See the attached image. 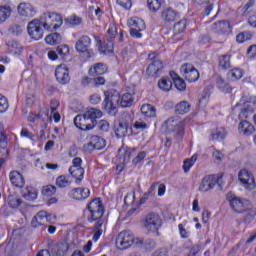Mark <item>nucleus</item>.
<instances>
[{
	"label": "nucleus",
	"instance_id": "60",
	"mask_svg": "<svg viewBox=\"0 0 256 256\" xmlns=\"http://www.w3.org/2000/svg\"><path fill=\"white\" fill-rule=\"evenodd\" d=\"M213 159L217 162V163H221V161H223V153H221V151L219 150H214L213 154H212Z\"/></svg>",
	"mask_w": 256,
	"mask_h": 256
},
{
	"label": "nucleus",
	"instance_id": "51",
	"mask_svg": "<svg viewBox=\"0 0 256 256\" xmlns=\"http://www.w3.org/2000/svg\"><path fill=\"white\" fill-rule=\"evenodd\" d=\"M174 85L178 91H185V89H187V84L183 78H177L174 82Z\"/></svg>",
	"mask_w": 256,
	"mask_h": 256
},
{
	"label": "nucleus",
	"instance_id": "48",
	"mask_svg": "<svg viewBox=\"0 0 256 256\" xmlns=\"http://www.w3.org/2000/svg\"><path fill=\"white\" fill-rule=\"evenodd\" d=\"M3 123H0V149H5L7 147V136L3 132Z\"/></svg>",
	"mask_w": 256,
	"mask_h": 256
},
{
	"label": "nucleus",
	"instance_id": "58",
	"mask_svg": "<svg viewBox=\"0 0 256 256\" xmlns=\"http://www.w3.org/2000/svg\"><path fill=\"white\" fill-rule=\"evenodd\" d=\"M97 127L100 131L107 132L109 131V122L107 120H100Z\"/></svg>",
	"mask_w": 256,
	"mask_h": 256
},
{
	"label": "nucleus",
	"instance_id": "64",
	"mask_svg": "<svg viewBox=\"0 0 256 256\" xmlns=\"http://www.w3.org/2000/svg\"><path fill=\"white\" fill-rule=\"evenodd\" d=\"M153 256H169V251H167V249H160L156 251Z\"/></svg>",
	"mask_w": 256,
	"mask_h": 256
},
{
	"label": "nucleus",
	"instance_id": "12",
	"mask_svg": "<svg viewBox=\"0 0 256 256\" xmlns=\"http://www.w3.org/2000/svg\"><path fill=\"white\" fill-rule=\"evenodd\" d=\"M238 179L242 183L243 187H245V189H248V191L255 189V176H253V173L249 172V170H240L238 174Z\"/></svg>",
	"mask_w": 256,
	"mask_h": 256
},
{
	"label": "nucleus",
	"instance_id": "27",
	"mask_svg": "<svg viewBox=\"0 0 256 256\" xmlns=\"http://www.w3.org/2000/svg\"><path fill=\"white\" fill-rule=\"evenodd\" d=\"M47 223V212L40 211L38 212L31 221L32 227H39L41 225H45Z\"/></svg>",
	"mask_w": 256,
	"mask_h": 256
},
{
	"label": "nucleus",
	"instance_id": "23",
	"mask_svg": "<svg viewBox=\"0 0 256 256\" xmlns=\"http://www.w3.org/2000/svg\"><path fill=\"white\" fill-rule=\"evenodd\" d=\"M177 17H179V13H177L173 8H165L161 12V19L164 23H173Z\"/></svg>",
	"mask_w": 256,
	"mask_h": 256
},
{
	"label": "nucleus",
	"instance_id": "43",
	"mask_svg": "<svg viewBox=\"0 0 256 256\" xmlns=\"http://www.w3.org/2000/svg\"><path fill=\"white\" fill-rule=\"evenodd\" d=\"M197 162V154H194L191 158L184 160L183 164V170L185 173H188V171L195 165Z\"/></svg>",
	"mask_w": 256,
	"mask_h": 256
},
{
	"label": "nucleus",
	"instance_id": "3",
	"mask_svg": "<svg viewBox=\"0 0 256 256\" xmlns=\"http://www.w3.org/2000/svg\"><path fill=\"white\" fill-rule=\"evenodd\" d=\"M39 21L46 31H55L63 25V17L55 12H45Z\"/></svg>",
	"mask_w": 256,
	"mask_h": 256
},
{
	"label": "nucleus",
	"instance_id": "52",
	"mask_svg": "<svg viewBox=\"0 0 256 256\" xmlns=\"http://www.w3.org/2000/svg\"><path fill=\"white\" fill-rule=\"evenodd\" d=\"M106 72H107V66H105L104 64L98 63L94 66V73L96 75H103Z\"/></svg>",
	"mask_w": 256,
	"mask_h": 256
},
{
	"label": "nucleus",
	"instance_id": "26",
	"mask_svg": "<svg viewBox=\"0 0 256 256\" xmlns=\"http://www.w3.org/2000/svg\"><path fill=\"white\" fill-rule=\"evenodd\" d=\"M84 114H86V117L91 119L94 126L97 125V119H101V117H103V112L97 108H89L84 112Z\"/></svg>",
	"mask_w": 256,
	"mask_h": 256
},
{
	"label": "nucleus",
	"instance_id": "46",
	"mask_svg": "<svg viewBox=\"0 0 256 256\" xmlns=\"http://www.w3.org/2000/svg\"><path fill=\"white\" fill-rule=\"evenodd\" d=\"M185 29H187V20L186 19H182L174 25V33H176V34L183 33V31H185Z\"/></svg>",
	"mask_w": 256,
	"mask_h": 256
},
{
	"label": "nucleus",
	"instance_id": "50",
	"mask_svg": "<svg viewBox=\"0 0 256 256\" xmlns=\"http://www.w3.org/2000/svg\"><path fill=\"white\" fill-rule=\"evenodd\" d=\"M20 137H24L25 139H29L30 141H35V134L29 131L27 128H22L20 132Z\"/></svg>",
	"mask_w": 256,
	"mask_h": 256
},
{
	"label": "nucleus",
	"instance_id": "25",
	"mask_svg": "<svg viewBox=\"0 0 256 256\" xmlns=\"http://www.w3.org/2000/svg\"><path fill=\"white\" fill-rule=\"evenodd\" d=\"M161 69H163V62H161V60H154L147 67L146 73L150 77H155V75H157Z\"/></svg>",
	"mask_w": 256,
	"mask_h": 256
},
{
	"label": "nucleus",
	"instance_id": "42",
	"mask_svg": "<svg viewBox=\"0 0 256 256\" xmlns=\"http://www.w3.org/2000/svg\"><path fill=\"white\" fill-rule=\"evenodd\" d=\"M243 77V70L239 68H234L228 72V78L231 79V81H238V79H241Z\"/></svg>",
	"mask_w": 256,
	"mask_h": 256
},
{
	"label": "nucleus",
	"instance_id": "5",
	"mask_svg": "<svg viewBox=\"0 0 256 256\" xmlns=\"http://www.w3.org/2000/svg\"><path fill=\"white\" fill-rule=\"evenodd\" d=\"M117 37V27L110 25L104 41H99L100 53H113L114 41Z\"/></svg>",
	"mask_w": 256,
	"mask_h": 256
},
{
	"label": "nucleus",
	"instance_id": "54",
	"mask_svg": "<svg viewBox=\"0 0 256 256\" xmlns=\"http://www.w3.org/2000/svg\"><path fill=\"white\" fill-rule=\"evenodd\" d=\"M22 201L17 197H10L8 205L12 207V209H17V207H20Z\"/></svg>",
	"mask_w": 256,
	"mask_h": 256
},
{
	"label": "nucleus",
	"instance_id": "24",
	"mask_svg": "<svg viewBox=\"0 0 256 256\" xmlns=\"http://www.w3.org/2000/svg\"><path fill=\"white\" fill-rule=\"evenodd\" d=\"M238 131L242 135H246V137H249V135H253V132L255 131V126L251 124L247 120H242L238 125Z\"/></svg>",
	"mask_w": 256,
	"mask_h": 256
},
{
	"label": "nucleus",
	"instance_id": "30",
	"mask_svg": "<svg viewBox=\"0 0 256 256\" xmlns=\"http://www.w3.org/2000/svg\"><path fill=\"white\" fill-rule=\"evenodd\" d=\"M11 13H13L11 6H0V25H3L11 17Z\"/></svg>",
	"mask_w": 256,
	"mask_h": 256
},
{
	"label": "nucleus",
	"instance_id": "20",
	"mask_svg": "<svg viewBox=\"0 0 256 256\" xmlns=\"http://www.w3.org/2000/svg\"><path fill=\"white\" fill-rule=\"evenodd\" d=\"M50 251L52 255L65 256L67 255V251H69V243L67 242L57 243L50 248Z\"/></svg>",
	"mask_w": 256,
	"mask_h": 256
},
{
	"label": "nucleus",
	"instance_id": "14",
	"mask_svg": "<svg viewBox=\"0 0 256 256\" xmlns=\"http://www.w3.org/2000/svg\"><path fill=\"white\" fill-rule=\"evenodd\" d=\"M74 124L80 131H90V129L95 127L93 120L87 117L86 113L77 115L74 118Z\"/></svg>",
	"mask_w": 256,
	"mask_h": 256
},
{
	"label": "nucleus",
	"instance_id": "1",
	"mask_svg": "<svg viewBox=\"0 0 256 256\" xmlns=\"http://www.w3.org/2000/svg\"><path fill=\"white\" fill-rule=\"evenodd\" d=\"M87 209L89 211L88 221L93 223L95 221V225L93 227V241L97 242L103 235V231H105V227L107 226V219L103 216L105 213V207L103 206V202H101L100 198H96L92 200Z\"/></svg>",
	"mask_w": 256,
	"mask_h": 256
},
{
	"label": "nucleus",
	"instance_id": "7",
	"mask_svg": "<svg viewBox=\"0 0 256 256\" xmlns=\"http://www.w3.org/2000/svg\"><path fill=\"white\" fill-rule=\"evenodd\" d=\"M226 199L229 202V205L234 213H245V211H247V205H249V201L235 196V194H233L232 192H229L226 195Z\"/></svg>",
	"mask_w": 256,
	"mask_h": 256
},
{
	"label": "nucleus",
	"instance_id": "39",
	"mask_svg": "<svg viewBox=\"0 0 256 256\" xmlns=\"http://www.w3.org/2000/svg\"><path fill=\"white\" fill-rule=\"evenodd\" d=\"M219 67L229 69L231 67V55L224 54L219 57Z\"/></svg>",
	"mask_w": 256,
	"mask_h": 256
},
{
	"label": "nucleus",
	"instance_id": "45",
	"mask_svg": "<svg viewBox=\"0 0 256 256\" xmlns=\"http://www.w3.org/2000/svg\"><path fill=\"white\" fill-rule=\"evenodd\" d=\"M211 138L213 141H223L225 139V128H218L211 134Z\"/></svg>",
	"mask_w": 256,
	"mask_h": 256
},
{
	"label": "nucleus",
	"instance_id": "28",
	"mask_svg": "<svg viewBox=\"0 0 256 256\" xmlns=\"http://www.w3.org/2000/svg\"><path fill=\"white\" fill-rule=\"evenodd\" d=\"M137 151V149L132 148V149H125V148H120L118 151V158L122 159V162L124 163V165H127V163H129V160L131 159V155H133V153Z\"/></svg>",
	"mask_w": 256,
	"mask_h": 256
},
{
	"label": "nucleus",
	"instance_id": "62",
	"mask_svg": "<svg viewBox=\"0 0 256 256\" xmlns=\"http://www.w3.org/2000/svg\"><path fill=\"white\" fill-rule=\"evenodd\" d=\"M134 129H140L141 131H144V129H149V126L145 122L136 121L134 123Z\"/></svg>",
	"mask_w": 256,
	"mask_h": 256
},
{
	"label": "nucleus",
	"instance_id": "35",
	"mask_svg": "<svg viewBox=\"0 0 256 256\" xmlns=\"http://www.w3.org/2000/svg\"><path fill=\"white\" fill-rule=\"evenodd\" d=\"M191 110V104L187 101H181L175 106V112L178 113V115H185V113H189Z\"/></svg>",
	"mask_w": 256,
	"mask_h": 256
},
{
	"label": "nucleus",
	"instance_id": "38",
	"mask_svg": "<svg viewBox=\"0 0 256 256\" xmlns=\"http://www.w3.org/2000/svg\"><path fill=\"white\" fill-rule=\"evenodd\" d=\"M158 87L162 91H171V88L173 87V82L169 78H162L158 81Z\"/></svg>",
	"mask_w": 256,
	"mask_h": 256
},
{
	"label": "nucleus",
	"instance_id": "11",
	"mask_svg": "<svg viewBox=\"0 0 256 256\" xmlns=\"http://www.w3.org/2000/svg\"><path fill=\"white\" fill-rule=\"evenodd\" d=\"M180 72L189 83H195V81L199 80V71L191 63L183 64L180 68Z\"/></svg>",
	"mask_w": 256,
	"mask_h": 256
},
{
	"label": "nucleus",
	"instance_id": "32",
	"mask_svg": "<svg viewBox=\"0 0 256 256\" xmlns=\"http://www.w3.org/2000/svg\"><path fill=\"white\" fill-rule=\"evenodd\" d=\"M56 187H59V189H65L73 183L69 176L66 175H60L56 178Z\"/></svg>",
	"mask_w": 256,
	"mask_h": 256
},
{
	"label": "nucleus",
	"instance_id": "49",
	"mask_svg": "<svg viewBox=\"0 0 256 256\" xmlns=\"http://www.w3.org/2000/svg\"><path fill=\"white\" fill-rule=\"evenodd\" d=\"M7 109H9V102L5 96L0 94V113H5Z\"/></svg>",
	"mask_w": 256,
	"mask_h": 256
},
{
	"label": "nucleus",
	"instance_id": "19",
	"mask_svg": "<svg viewBox=\"0 0 256 256\" xmlns=\"http://www.w3.org/2000/svg\"><path fill=\"white\" fill-rule=\"evenodd\" d=\"M9 177L13 187L21 189L25 186V177H23V174H21L19 171H11Z\"/></svg>",
	"mask_w": 256,
	"mask_h": 256
},
{
	"label": "nucleus",
	"instance_id": "8",
	"mask_svg": "<svg viewBox=\"0 0 256 256\" xmlns=\"http://www.w3.org/2000/svg\"><path fill=\"white\" fill-rule=\"evenodd\" d=\"M161 217L155 213H149L144 220V229L147 233H159Z\"/></svg>",
	"mask_w": 256,
	"mask_h": 256
},
{
	"label": "nucleus",
	"instance_id": "34",
	"mask_svg": "<svg viewBox=\"0 0 256 256\" xmlns=\"http://www.w3.org/2000/svg\"><path fill=\"white\" fill-rule=\"evenodd\" d=\"M22 196L26 201H35V199H37V190L33 187H26L22 191Z\"/></svg>",
	"mask_w": 256,
	"mask_h": 256
},
{
	"label": "nucleus",
	"instance_id": "37",
	"mask_svg": "<svg viewBox=\"0 0 256 256\" xmlns=\"http://www.w3.org/2000/svg\"><path fill=\"white\" fill-rule=\"evenodd\" d=\"M62 40L63 38L59 33L50 34L45 38V41L48 45H57L61 43Z\"/></svg>",
	"mask_w": 256,
	"mask_h": 256
},
{
	"label": "nucleus",
	"instance_id": "2",
	"mask_svg": "<svg viewBox=\"0 0 256 256\" xmlns=\"http://www.w3.org/2000/svg\"><path fill=\"white\" fill-rule=\"evenodd\" d=\"M104 95L106 97L104 100V109L107 111L108 115L112 116L117 115V105H119V101L121 107H131V105H133V101H135V98L131 93H125L120 97L117 91L109 90L104 92Z\"/></svg>",
	"mask_w": 256,
	"mask_h": 256
},
{
	"label": "nucleus",
	"instance_id": "6",
	"mask_svg": "<svg viewBox=\"0 0 256 256\" xmlns=\"http://www.w3.org/2000/svg\"><path fill=\"white\" fill-rule=\"evenodd\" d=\"M237 105H241L242 109L238 115L239 119H249L255 113L256 101L253 97L244 96Z\"/></svg>",
	"mask_w": 256,
	"mask_h": 256
},
{
	"label": "nucleus",
	"instance_id": "31",
	"mask_svg": "<svg viewBox=\"0 0 256 256\" xmlns=\"http://www.w3.org/2000/svg\"><path fill=\"white\" fill-rule=\"evenodd\" d=\"M115 135L118 139L125 137L129 131V125L127 123L120 122L115 126Z\"/></svg>",
	"mask_w": 256,
	"mask_h": 256
},
{
	"label": "nucleus",
	"instance_id": "36",
	"mask_svg": "<svg viewBox=\"0 0 256 256\" xmlns=\"http://www.w3.org/2000/svg\"><path fill=\"white\" fill-rule=\"evenodd\" d=\"M141 113L145 117H156L157 110L151 104H144L141 106Z\"/></svg>",
	"mask_w": 256,
	"mask_h": 256
},
{
	"label": "nucleus",
	"instance_id": "13",
	"mask_svg": "<svg viewBox=\"0 0 256 256\" xmlns=\"http://www.w3.org/2000/svg\"><path fill=\"white\" fill-rule=\"evenodd\" d=\"M43 25L40 20L34 19L28 23L27 31L28 34L34 41H39V39H43Z\"/></svg>",
	"mask_w": 256,
	"mask_h": 256
},
{
	"label": "nucleus",
	"instance_id": "15",
	"mask_svg": "<svg viewBox=\"0 0 256 256\" xmlns=\"http://www.w3.org/2000/svg\"><path fill=\"white\" fill-rule=\"evenodd\" d=\"M217 181H219V178L217 176L207 175L202 179L198 190L200 191V193H207L208 191H211V189L215 188V185H217Z\"/></svg>",
	"mask_w": 256,
	"mask_h": 256
},
{
	"label": "nucleus",
	"instance_id": "16",
	"mask_svg": "<svg viewBox=\"0 0 256 256\" xmlns=\"http://www.w3.org/2000/svg\"><path fill=\"white\" fill-rule=\"evenodd\" d=\"M55 77L58 83H61V85H67V83L71 81V77L69 76V68H67V65L61 64L58 66L55 71Z\"/></svg>",
	"mask_w": 256,
	"mask_h": 256
},
{
	"label": "nucleus",
	"instance_id": "17",
	"mask_svg": "<svg viewBox=\"0 0 256 256\" xmlns=\"http://www.w3.org/2000/svg\"><path fill=\"white\" fill-rule=\"evenodd\" d=\"M17 11L21 17H28L29 19L37 15V10H35L33 5L27 2L20 3L17 7Z\"/></svg>",
	"mask_w": 256,
	"mask_h": 256
},
{
	"label": "nucleus",
	"instance_id": "4",
	"mask_svg": "<svg viewBox=\"0 0 256 256\" xmlns=\"http://www.w3.org/2000/svg\"><path fill=\"white\" fill-rule=\"evenodd\" d=\"M162 129L165 133H176L178 137H182L185 133V121L179 120L178 117H170L163 123Z\"/></svg>",
	"mask_w": 256,
	"mask_h": 256
},
{
	"label": "nucleus",
	"instance_id": "41",
	"mask_svg": "<svg viewBox=\"0 0 256 256\" xmlns=\"http://www.w3.org/2000/svg\"><path fill=\"white\" fill-rule=\"evenodd\" d=\"M90 140L96 146L97 151H101L105 147V139L98 135L91 136Z\"/></svg>",
	"mask_w": 256,
	"mask_h": 256
},
{
	"label": "nucleus",
	"instance_id": "9",
	"mask_svg": "<svg viewBox=\"0 0 256 256\" xmlns=\"http://www.w3.org/2000/svg\"><path fill=\"white\" fill-rule=\"evenodd\" d=\"M135 241V236L130 231H122L116 237V247L121 251L129 249Z\"/></svg>",
	"mask_w": 256,
	"mask_h": 256
},
{
	"label": "nucleus",
	"instance_id": "59",
	"mask_svg": "<svg viewBox=\"0 0 256 256\" xmlns=\"http://www.w3.org/2000/svg\"><path fill=\"white\" fill-rule=\"evenodd\" d=\"M178 229L182 239H189L190 232L183 227V224H179Z\"/></svg>",
	"mask_w": 256,
	"mask_h": 256
},
{
	"label": "nucleus",
	"instance_id": "61",
	"mask_svg": "<svg viewBox=\"0 0 256 256\" xmlns=\"http://www.w3.org/2000/svg\"><path fill=\"white\" fill-rule=\"evenodd\" d=\"M10 31L13 33V35H21V33H23V27H21V25L15 24L10 28Z\"/></svg>",
	"mask_w": 256,
	"mask_h": 256
},
{
	"label": "nucleus",
	"instance_id": "53",
	"mask_svg": "<svg viewBox=\"0 0 256 256\" xmlns=\"http://www.w3.org/2000/svg\"><path fill=\"white\" fill-rule=\"evenodd\" d=\"M57 53L60 55V57H67L69 54V46L67 45H60L57 47Z\"/></svg>",
	"mask_w": 256,
	"mask_h": 256
},
{
	"label": "nucleus",
	"instance_id": "40",
	"mask_svg": "<svg viewBox=\"0 0 256 256\" xmlns=\"http://www.w3.org/2000/svg\"><path fill=\"white\" fill-rule=\"evenodd\" d=\"M147 5L149 11L157 13V11L161 9V5H163V3L160 0H147Z\"/></svg>",
	"mask_w": 256,
	"mask_h": 256
},
{
	"label": "nucleus",
	"instance_id": "22",
	"mask_svg": "<svg viewBox=\"0 0 256 256\" xmlns=\"http://www.w3.org/2000/svg\"><path fill=\"white\" fill-rule=\"evenodd\" d=\"M91 47V38L89 36H82L75 44V49L79 53H85Z\"/></svg>",
	"mask_w": 256,
	"mask_h": 256
},
{
	"label": "nucleus",
	"instance_id": "44",
	"mask_svg": "<svg viewBox=\"0 0 256 256\" xmlns=\"http://www.w3.org/2000/svg\"><path fill=\"white\" fill-rule=\"evenodd\" d=\"M55 193H57V187L54 185H46L42 188V195L45 197H52Z\"/></svg>",
	"mask_w": 256,
	"mask_h": 256
},
{
	"label": "nucleus",
	"instance_id": "21",
	"mask_svg": "<svg viewBox=\"0 0 256 256\" xmlns=\"http://www.w3.org/2000/svg\"><path fill=\"white\" fill-rule=\"evenodd\" d=\"M212 29L216 33H220L221 35H225L227 33H231V24H229V22L225 21V20L224 21L215 22L212 25Z\"/></svg>",
	"mask_w": 256,
	"mask_h": 256
},
{
	"label": "nucleus",
	"instance_id": "10",
	"mask_svg": "<svg viewBox=\"0 0 256 256\" xmlns=\"http://www.w3.org/2000/svg\"><path fill=\"white\" fill-rule=\"evenodd\" d=\"M128 25L130 27V35L131 37H135L136 39H141L143 34L141 31H145V21L139 17H133L128 20Z\"/></svg>",
	"mask_w": 256,
	"mask_h": 256
},
{
	"label": "nucleus",
	"instance_id": "47",
	"mask_svg": "<svg viewBox=\"0 0 256 256\" xmlns=\"http://www.w3.org/2000/svg\"><path fill=\"white\" fill-rule=\"evenodd\" d=\"M66 23L68 25H72V27H75V26L81 25V23H83V18H81L77 15H72L66 19Z\"/></svg>",
	"mask_w": 256,
	"mask_h": 256
},
{
	"label": "nucleus",
	"instance_id": "57",
	"mask_svg": "<svg viewBox=\"0 0 256 256\" xmlns=\"http://www.w3.org/2000/svg\"><path fill=\"white\" fill-rule=\"evenodd\" d=\"M117 4L126 10H129L131 7H133V2L131 0H117Z\"/></svg>",
	"mask_w": 256,
	"mask_h": 256
},
{
	"label": "nucleus",
	"instance_id": "29",
	"mask_svg": "<svg viewBox=\"0 0 256 256\" xmlns=\"http://www.w3.org/2000/svg\"><path fill=\"white\" fill-rule=\"evenodd\" d=\"M69 173L74 177V179H76V183H81L85 175V169H83V167L77 168L75 166H71L69 168Z\"/></svg>",
	"mask_w": 256,
	"mask_h": 256
},
{
	"label": "nucleus",
	"instance_id": "33",
	"mask_svg": "<svg viewBox=\"0 0 256 256\" xmlns=\"http://www.w3.org/2000/svg\"><path fill=\"white\" fill-rule=\"evenodd\" d=\"M8 47L13 55H21L23 53V45L16 40L8 41Z\"/></svg>",
	"mask_w": 256,
	"mask_h": 256
},
{
	"label": "nucleus",
	"instance_id": "63",
	"mask_svg": "<svg viewBox=\"0 0 256 256\" xmlns=\"http://www.w3.org/2000/svg\"><path fill=\"white\" fill-rule=\"evenodd\" d=\"M248 23L250 27H254L256 29V12L249 16Z\"/></svg>",
	"mask_w": 256,
	"mask_h": 256
},
{
	"label": "nucleus",
	"instance_id": "18",
	"mask_svg": "<svg viewBox=\"0 0 256 256\" xmlns=\"http://www.w3.org/2000/svg\"><path fill=\"white\" fill-rule=\"evenodd\" d=\"M91 195L89 188H74L70 191L69 196L76 201H83Z\"/></svg>",
	"mask_w": 256,
	"mask_h": 256
},
{
	"label": "nucleus",
	"instance_id": "56",
	"mask_svg": "<svg viewBox=\"0 0 256 256\" xmlns=\"http://www.w3.org/2000/svg\"><path fill=\"white\" fill-rule=\"evenodd\" d=\"M145 157H147V152L142 151L138 153V155L132 160L133 165H139V163H141Z\"/></svg>",
	"mask_w": 256,
	"mask_h": 256
},
{
	"label": "nucleus",
	"instance_id": "55",
	"mask_svg": "<svg viewBox=\"0 0 256 256\" xmlns=\"http://www.w3.org/2000/svg\"><path fill=\"white\" fill-rule=\"evenodd\" d=\"M125 205H133L135 203V192H129L124 198Z\"/></svg>",
	"mask_w": 256,
	"mask_h": 256
}]
</instances>
